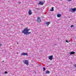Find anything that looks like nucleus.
<instances>
[{
	"mask_svg": "<svg viewBox=\"0 0 76 76\" xmlns=\"http://www.w3.org/2000/svg\"><path fill=\"white\" fill-rule=\"evenodd\" d=\"M28 31H30V29H28V28H26L22 31V32L24 34L29 35V34H31V32H28Z\"/></svg>",
	"mask_w": 76,
	"mask_h": 76,
	"instance_id": "nucleus-1",
	"label": "nucleus"
},
{
	"mask_svg": "<svg viewBox=\"0 0 76 76\" xmlns=\"http://www.w3.org/2000/svg\"><path fill=\"white\" fill-rule=\"evenodd\" d=\"M76 8H74L71 9L70 10V11L72 12V13H75V12L76 11Z\"/></svg>",
	"mask_w": 76,
	"mask_h": 76,
	"instance_id": "nucleus-2",
	"label": "nucleus"
},
{
	"mask_svg": "<svg viewBox=\"0 0 76 76\" xmlns=\"http://www.w3.org/2000/svg\"><path fill=\"white\" fill-rule=\"evenodd\" d=\"M25 62H24V64H26L27 66H28L29 65V63H28V61L27 60H26L24 61Z\"/></svg>",
	"mask_w": 76,
	"mask_h": 76,
	"instance_id": "nucleus-3",
	"label": "nucleus"
},
{
	"mask_svg": "<svg viewBox=\"0 0 76 76\" xmlns=\"http://www.w3.org/2000/svg\"><path fill=\"white\" fill-rule=\"evenodd\" d=\"M21 56H28V53H22L21 54Z\"/></svg>",
	"mask_w": 76,
	"mask_h": 76,
	"instance_id": "nucleus-4",
	"label": "nucleus"
},
{
	"mask_svg": "<svg viewBox=\"0 0 76 76\" xmlns=\"http://www.w3.org/2000/svg\"><path fill=\"white\" fill-rule=\"evenodd\" d=\"M37 21L38 22H39H39H41V20L39 17H38L37 20Z\"/></svg>",
	"mask_w": 76,
	"mask_h": 76,
	"instance_id": "nucleus-5",
	"label": "nucleus"
},
{
	"mask_svg": "<svg viewBox=\"0 0 76 76\" xmlns=\"http://www.w3.org/2000/svg\"><path fill=\"white\" fill-rule=\"evenodd\" d=\"M32 11L31 10H29L28 11V14L29 15H32Z\"/></svg>",
	"mask_w": 76,
	"mask_h": 76,
	"instance_id": "nucleus-6",
	"label": "nucleus"
},
{
	"mask_svg": "<svg viewBox=\"0 0 76 76\" xmlns=\"http://www.w3.org/2000/svg\"><path fill=\"white\" fill-rule=\"evenodd\" d=\"M49 57V59L50 60H52L53 59V56H50Z\"/></svg>",
	"mask_w": 76,
	"mask_h": 76,
	"instance_id": "nucleus-7",
	"label": "nucleus"
},
{
	"mask_svg": "<svg viewBox=\"0 0 76 76\" xmlns=\"http://www.w3.org/2000/svg\"><path fill=\"white\" fill-rule=\"evenodd\" d=\"M39 5H43V4H44V2H42L40 1L39 2Z\"/></svg>",
	"mask_w": 76,
	"mask_h": 76,
	"instance_id": "nucleus-8",
	"label": "nucleus"
},
{
	"mask_svg": "<svg viewBox=\"0 0 76 76\" xmlns=\"http://www.w3.org/2000/svg\"><path fill=\"white\" fill-rule=\"evenodd\" d=\"M45 24H46L47 26H48V25L50 24V22H46L45 23Z\"/></svg>",
	"mask_w": 76,
	"mask_h": 76,
	"instance_id": "nucleus-9",
	"label": "nucleus"
},
{
	"mask_svg": "<svg viewBox=\"0 0 76 76\" xmlns=\"http://www.w3.org/2000/svg\"><path fill=\"white\" fill-rule=\"evenodd\" d=\"M50 10V11H51L52 12L54 11V7H52V10Z\"/></svg>",
	"mask_w": 76,
	"mask_h": 76,
	"instance_id": "nucleus-10",
	"label": "nucleus"
},
{
	"mask_svg": "<svg viewBox=\"0 0 76 76\" xmlns=\"http://www.w3.org/2000/svg\"><path fill=\"white\" fill-rule=\"evenodd\" d=\"M57 16L58 17V18H60V17H61V15L57 14Z\"/></svg>",
	"mask_w": 76,
	"mask_h": 76,
	"instance_id": "nucleus-11",
	"label": "nucleus"
},
{
	"mask_svg": "<svg viewBox=\"0 0 76 76\" xmlns=\"http://www.w3.org/2000/svg\"><path fill=\"white\" fill-rule=\"evenodd\" d=\"M46 74H49L50 73V72L48 71H47L46 72Z\"/></svg>",
	"mask_w": 76,
	"mask_h": 76,
	"instance_id": "nucleus-12",
	"label": "nucleus"
},
{
	"mask_svg": "<svg viewBox=\"0 0 76 76\" xmlns=\"http://www.w3.org/2000/svg\"><path fill=\"white\" fill-rule=\"evenodd\" d=\"M75 53V52H71L70 53V54H74Z\"/></svg>",
	"mask_w": 76,
	"mask_h": 76,
	"instance_id": "nucleus-13",
	"label": "nucleus"
},
{
	"mask_svg": "<svg viewBox=\"0 0 76 76\" xmlns=\"http://www.w3.org/2000/svg\"><path fill=\"white\" fill-rule=\"evenodd\" d=\"M43 71H45V67H44V68H43Z\"/></svg>",
	"mask_w": 76,
	"mask_h": 76,
	"instance_id": "nucleus-14",
	"label": "nucleus"
},
{
	"mask_svg": "<svg viewBox=\"0 0 76 76\" xmlns=\"http://www.w3.org/2000/svg\"><path fill=\"white\" fill-rule=\"evenodd\" d=\"M4 73L5 74H7V71L5 72Z\"/></svg>",
	"mask_w": 76,
	"mask_h": 76,
	"instance_id": "nucleus-15",
	"label": "nucleus"
},
{
	"mask_svg": "<svg viewBox=\"0 0 76 76\" xmlns=\"http://www.w3.org/2000/svg\"><path fill=\"white\" fill-rule=\"evenodd\" d=\"M73 26H74L73 25H72L71 26V28H73Z\"/></svg>",
	"mask_w": 76,
	"mask_h": 76,
	"instance_id": "nucleus-16",
	"label": "nucleus"
},
{
	"mask_svg": "<svg viewBox=\"0 0 76 76\" xmlns=\"http://www.w3.org/2000/svg\"><path fill=\"white\" fill-rule=\"evenodd\" d=\"M74 66L75 67H76V64H75Z\"/></svg>",
	"mask_w": 76,
	"mask_h": 76,
	"instance_id": "nucleus-17",
	"label": "nucleus"
},
{
	"mask_svg": "<svg viewBox=\"0 0 76 76\" xmlns=\"http://www.w3.org/2000/svg\"><path fill=\"white\" fill-rule=\"evenodd\" d=\"M66 42L69 43V41L67 40H66Z\"/></svg>",
	"mask_w": 76,
	"mask_h": 76,
	"instance_id": "nucleus-18",
	"label": "nucleus"
},
{
	"mask_svg": "<svg viewBox=\"0 0 76 76\" xmlns=\"http://www.w3.org/2000/svg\"><path fill=\"white\" fill-rule=\"evenodd\" d=\"M68 1H72V0H68Z\"/></svg>",
	"mask_w": 76,
	"mask_h": 76,
	"instance_id": "nucleus-19",
	"label": "nucleus"
},
{
	"mask_svg": "<svg viewBox=\"0 0 76 76\" xmlns=\"http://www.w3.org/2000/svg\"><path fill=\"white\" fill-rule=\"evenodd\" d=\"M1 45H2L1 43L0 44V47H1Z\"/></svg>",
	"mask_w": 76,
	"mask_h": 76,
	"instance_id": "nucleus-20",
	"label": "nucleus"
},
{
	"mask_svg": "<svg viewBox=\"0 0 76 76\" xmlns=\"http://www.w3.org/2000/svg\"><path fill=\"white\" fill-rule=\"evenodd\" d=\"M19 3L20 4V3Z\"/></svg>",
	"mask_w": 76,
	"mask_h": 76,
	"instance_id": "nucleus-21",
	"label": "nucleus"
},
{
	"mask_svg": "<svg viewBox=\"0 0 76 76\" xmlns=\"http://www.w3.org/2000/svg\"><path fill=\"white\" fill-rule=\"evenodd\" d=\"M2 62H4V61H2Z\"/></svg>",
	"mask_w": 76,
	"mask_h": 76,
	"instance_id": "nucleus-22",
	"label": "nucleus"
}]
</instances>
